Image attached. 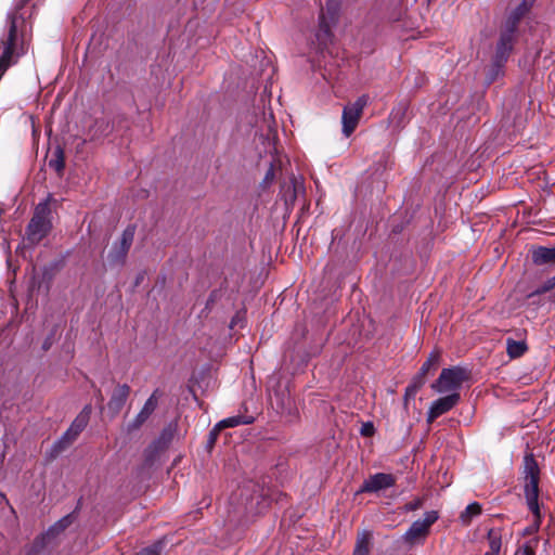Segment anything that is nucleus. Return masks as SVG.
Listing matches in <instances>:
<instances>
[{"instance_id":"nucleus-1","label":"nucleus","mask_w":555,"mask_h":555,"mask_svg":"<svg viewBox=\"0 0 555 555\" xmlns=\"http://www.w3.org/2000/svg\"><path fill=\"white\" fill-rule=\"evenodd\" d=\"M52 201V196L49 195L44 202L36 206L26 232V240L30 244L39 243L50 232L52 228L50 204Z\"/></svg>"},{"instance_id":"nucleus-2","label":"nucleus","mask_w":555,"mask_h":555,"mask_svg":"<svg viewBox=\"0 0 555 555\" xmlns=\"http://www.w3.org/2000/svg\"><path fill=\"white\" fill-rule=\"evenodd\" d=\"M338 18V3L333 0L327 1L326 7L321 10L319 17V27L315 33V39L320 48L326 47L332 40V27Z\"/></svg>"},{"instance_id":"nucleus-3","label":"nucleus","mask_w":555,"mask_h":555,"mask_svg":"<svg viewBox=\"0 0 555 555\" xmlns=\"http://www.w3.org/2000/svg\"><path fill=\"white\" fill-rule=\"evenodd\" d=\"M525 495L529 509L539 517V470L531 456H526V485Z\"/></svg>"},{"instance_id":"nucleus-4","label":"nucleus","mask_w":555,"mask_h":555,"mask_svg":"<svg viewBox=\"0 0 555 555\" xmlns=\"http://www.w3.org/2000/svg\"><path fill=\"white\" fill-rule=\"evenodd\" d=\"M467 377V372L463 367L454 366L450 369H443L439 378L431 385V388L440 393L457 392Z\"/></svg>"},{"instance_id":"nucleus-5","label":"nucleus","mask_w":555,"mask_h":555,"mask_svg":"<svg viewBox=\"0 0 555 555\" xmlns=\"http://www.w3.org/2000/svg\"><path fill=\"white\" fill-rule=\"evenodd\" d=\"M367 102L369 96L364 94L358 98L353 103L344 107L341 124L345 137L348 138L356 130Z\"/></svg>"},{"instance_id":"nucleus-6","label":"nucleus","mask_w":555,"mask_h":555,"mask_svg":"<svg viewBox=\"0 0 555 555\" xmlns=\"http://www.w3.org/2000/svg\"><path fill=\"white\" fill-rule=\"evenodd\" d=\"M439 516L436 511L426 512L424 517L415 520L408 531L404 533L403 539L410 544H415L423 541L429 533L430 527L438 520Z\"/></svg>"},{"instance_id":"nucleus-7","label":"nucleus","mask_w":555,"mask_h":555,"mask_svg":"<svg viewBox=\"0 0 555 555\" xmlns=\"http://www.w3.org/2000/svg\"><path fill=\"white\" fill-rule=\"evenodd\" d=\"M92 412V408L90 404H87L81 412L76 416L73 421L69 428L65 431L62 438L59 441L61 448L68 447L73 441L77 439L79 434L86 428L89 423L90 415Z\"/></svg>"},{"instance_id":"nucleus-8","label":"nucleus","mask_w":555,"mask_h":555,"mask_svg":"<svg viewBox=\"0 0 555 555\" xmlns=\"http://www.w3.org/2000/svg\"><path fill=\"white\" fill-rule=\"evenodd\" d=\"M516 24H514V15L511 14L507 21V29L505 33L501 35L500 41L496 47V53L494 59V64L499 68L504 61H506L509 52L513 48V33L515 30Z\"/></svg>"},{"instance_id":"nucleus-9","label":"nucleus","mask_w":555,"mask_h":555,"mask_svg":"<svg viewBox=\"0 0 555 555\" xmlns=\"http://www.w3.org/2000/svg\"><path fill=\"white\" fill-rule=\"evenodd\" d=\"M460 401V393L453 392L435 400L428 411L427 422L433 423L440 415L452 410Z\"/></svg>"},{"instance_id":"nucleus-10","label":"nucleus","mask_w":555,"mask_h":555,"mask_svg":"<svg viewBox=\"0 0 555 555\" xmlns=\"http://www.w3.org/2000/svg\"><path fill=\"white\" fill-rule=\"evenodd\" d=\"M159 396L160 395L158 390H155L151 395L135 418L128 425L129 430L139 429L147 421V418L153 414L158 405Z\"/></svg>"},{"instance_id":"nucleus-11","label":"nucleus","mask_w":555,"mask_h":555,"mask_svg":"<svg viewBox=\"0 0 555 555\" xmlns=\"http://www.w3.org/2000/svg\"><path fill=\"white\" fill-rule=\"evenodd\" d=\"M395 478L390 474L378 473L370 476L360 488L359 492H376L392 487Z\"/></svg>"},{"instance_id":"nucleus-12","label":"nucleus","mask_w":555,"mask_h":555,"mask_svg":"<svg viewBox=\"0 0 555 555\" xmlns=\"http://www.w3.org/2000/svg\"><path fill=\"white\" fill-rule=\"evenodd\" d=\"M129 393L130 388L128 385H117L114 388L109 402L107 403V410L113 417L120 412L128 399Z\"/></svg>"},{"instance_id":"nucleus-13","label":"nucleus","mask_w":555,"mask_h":555,"mask_svg":"<svg viewBox=\"0 0 555 555\" xmlns=\"http://www.w3.org/2000/svg\"><path fill=\"white\" fill-rule=\"evenodd\" d=\"M72 524V517L65 516L52 525L41 537L36 540V545L44 547L49 545L60 533H62Z\"/></svg>"},{"instance_id":"nucleus-14","label":"nucleus","mask_w":555,"mask_h":555,"mask_svg":"<svg viewBox=\"0 0 555 555\" xmlns=\"http://www.w3.org/2000/svg\"><path fill=\"white\" fill-rule=\"evenodd\" d=\"M372 533L363 530L358 533L352 555H370Z\"/></svg>"},{"instance_id":"nucleus-15","label":"nucleus","mask_w":555,"mask_h":555,"mask_svg":"<svg viewBox=\"0 0 555 555\" xmlns=\"http://www.w3.org/2000/svg\"><path fill=\"white\" fill-rule=\"evenodd\" d=\"M532 260L535 264L555 262V247H538L532 251Z\"/></svg>"},{"instance_id":"nucleus-16","label":"nucleus","mask_w":555,"mask_h":555,"mask_svg":"<svg viewBox=\"0 0 555 555\" xmlns=\"http://www.w3.org/2000/svg\"><path fill=\"white\" fill-rule=\"evenodd\" d=\"M251 422H253V418H250V417H243L241 415L230 416V417H227V418L220 421L216 425L211 435H214L216 430H220L222 428L236 427L241 424H249Z\"/></svg>"},{"instance_id":"nucleus-17","label":"nucleus","mask_w":555,"mask_h":555,"mask_svg":"<svg viewBox=\"0 0 555 555\" xmlns=\"http://www.w3.org/2000/svg\"><path fill=\"white\" fill-rule=\"evenodd\" d=\"M481 513V506L474 502L469 504L460 515L463 525H469L472 519Z\"/></svg>"},{"instance_id":"nucleus-18","label":"nucleus","mask_w":555,"mask_h":555,"mask_svg":"<svg viewBox=\"0 0 555 555\" xmlns=\"http://www.w3.org/2000/svg\"><path fill=\"white\" fill-rule=\"evenodd\" d=\"M507 354L511 358H518L526 351V344L524 341L507 339L506 346Z\"/></svg>"},{"instance_id":"nucleus-19","label":"nucleus","mask_w":555,"mask_h":555,"mask_svg":"<svg viewBox=\"0 0 555 555\" xmlns=\"http://www.w3.org/2000/svg\"><path fill=\"white\" fill-rule=\"evenodd\" d=\"M489 546L490 550L486 553V555H498L501 550V535L493 529H491L488 533Z\"/></svg>"},{"instance_id":"nucleus-20","label":"nucleus","mask_w":555,"mask_h":555,"mask_svg":"<svg viewBox=\"0 0 555 555\" xmlns=\"http://www.w3.org/2000/svg\"><path fill=\"white\" fill-rule=\"evenodd\" d=\"M534 1L535 0H522V2L512 13V15H514V24L517 23L521 16H524L529 11Z\"/></svg>"},{"instance_id":"nucleus-21","label":"nucleus","mask_w":555,"mask_h":555,"mask_svg":"<svg viewBox=\"0 0 555 555\" xmlns=\"http://www.w3.org/2000/svg\"><path fill=\"white\" fill-rule=\"evenodd\" d=\"M49 166L53 168L56 172H61L64 168V158L62 150H57L55 153V158L50 159Z\"/></svg>"},{"instance_id":"nucleus-22","label":"nucleus","mask_w":555,"mask_h":555,"mask_svg":"<svg viewBox=\"0 0 555 555\" xmlns=\"http://www.w3.org/2000/svg\"><path fill=\"white\" fill-rule=\"evenodd\" d=\"M424 383H425L424 376L418 374L413 379V383L406 388V396H414L421 389V387L424 385Z\"/></svg>"},{"instance_id":"nucleus-23","label":"nucleus","mask_w":555,"mask_h":555,"mask_svg":"<svg viewBox=\"0 0 555 555\" xmlns=\"http://www.w3.org/2000/svg\"><path fill=\"white\" fill-rule=\"evenodd\" d=\"M163 548V543L157 542L151 546H147L143 548L142 551L138 552L135 555H160Z\"/></svg>"},{"instance_id":"nucleus-24","label":"nucleus","mask_w":555,"mask_h":555,"mask_svg":"<svg viewBox=\"0 0 555 555\" xmlns=\"http://www.w3.org/2000/svg\"><path fill=\"white\" fill-rule=\"evenodd\" d=\"M438 354H431L427 361L422 365L420 375L425 376V374L430 370L431 365L438 362Z\"/></svg>"},{"instance_id":"nucleus-25","label":"nucleus","mask_w":555,"mask_h":555,"mask_svg":"<svg viewBox=\"0 0 555 555\" xmlns=\"http://www.w3.org/2000/svg\"><path fill=\"white\" fill-rule=\"evenodd\" d=\"M538 544V540L533 539L524 545V547L518 552V555H535L534 547Z\"/></svg>"},{"instance_id":"nucleus-26","label":"nucleus","mask_w":555,"mask_h":555,"mask_svg":"<svg viewBox=\"0 0 555 555\" xmlns=\"http://www.w3.org/2000/svg\"><path fill=\"white\" fill-rule=\"evenodd\" d=\"M555 286V278L547 280L541 287L535 291V294H543L548 292Z\"/></svg>"},{"instance_id":"nucleus-27","label":"nucleus","mask_w":555,"mask_h":555,"mask_svg":"<svg viewBox=\"0 0 555 555\" xmlns=\"http://www.w3.org/2000/svg\"><path fill=\"white\" fill-rule=\"evenodd\" d=\"M539 526H540V516L537 517L534 515V521L532 525H530L529 527H527L525 530H524V534L525 535H529V534H533L534 532L538 531L539 529Z\"/></svg>"},{"instance_id":"nucleus-28","label":"nucleus","mask_w":555,"mask_h":555,"mask_svg":"<svg viewBox=\"0 0 555 555\" xmlns=\"http://www.w3.org/2000/svg\"><path fill=\"white\" fill-rule=\"evenodd\" d=\"M360 433L362 436L370 437L374 434V426L372 423H364L361 426Z\"/></svg>"},{"instance_id":"nucleus-29","label":"nucleus","mask_w":555,"mask_h":555,"mask_svg":"<svg viewBox=\"0 0 555 555\" xmlns=\"http://www.w3.org/2000/svg\"><path fill=\"white\" fill-rule=\"evenodd\" d=\"M132 242V233L131 232H125L122 235V246L127 250Z\"/></svg>"},{"instance_id":"nucleus-30","label":"nucleus","mask_w":555,"mask_h":555,"mask_svg":"<svg viewBox=\"0 0 555 555\" xmlns=\"http://www.w3.org/2000/svg\"><path fill=\"white\" fill-rule=\"evenodd\" d=\"M423 502L420 499H416L410 503L406 504L405 508L408 511H415L422 506Z\"/></svg>"},{"instance_id":"nucleus-31","label":"nucleus","mask_w":555,"mask_h":555,"mask_svg":"<svg viewBox=\"0 0 555 555\" xmlns=\"http://www.w3.org/2000/svg\"><path fill=\"white\" fill-rule=\"evenodd\" d=\"M266 179L269 180V179H273V169L271 168L268 173L266 175Z\"/></svg>"},{"instance_id":"nucleus-32","label":"nucleus","mask_w":555,"mask_h":555,"mask_svg":"<svg viewBox=\"0 0 555 555\" xmlns=\"http://www.w3.org/2000/svg\"><path fill=\"white\" fill-rule=\"evenodd\" d=\"M400 113H401V112H399V111H398V112H392L391 117H392V118H395V117H396L398 114H400Z\"/></svg>"}]
</instances>
